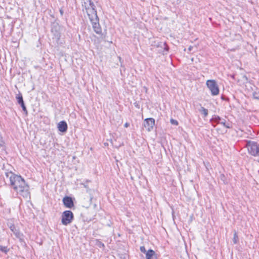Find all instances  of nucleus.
<instances>
[{"label": "nucleus", "mask_w": 259, "mask_h": 259, "mask_svg": "<svg viewBox=\"0 0 259 259\" xmlns=\"http://www.w3.org/2000/svg\"><path fill=\"white\" fill-rule=\"evenodd\" d=\"M192 48H193V47H192L190 46V47H189V49H188L189 51H191L192 50Z\"/></svg>", "instance_id": "cd10ccee"}, {"label": "nucleus", "mask_w": 259, "mask_h": 259, "mask_svg": "<svg viewBox=\"0 0 259 259\" xmlns=\"http://www.w3.org/2000/svg\"><path fill=\"white\" fill-rule=\"evenodd\" d=\"M155 125V120L153 118H148L144 120V126L148 132L151 131Z\"/></svg>", "instance_id": "9d476101"}, {"label": "nucleus", "mask_w": 259, "mask_h": 259, "mask_svg": "<svg viewBox=\"0 0 259 259\" xmlns=\"http://www.w3.org/2000/svg\"><path fill=\"white\" fill-rule=\"evenodd\" d=\"M5 143L4 141L3 140L2 137L0 135V148H2V150H5Z\"/></svg>", "instance_id": "aec40b11"}, {"label": "nucleus", "mask_w": 259, "mask_h": 259, "mask_svg": "<svg viewBox=\"0 0 259 259\" xmlns=\"http://www.w3.org/2000/svg\"><path fill=\"white\" fill-rule=\"evenodd\" d=\"M68 128L67 124L66 121L63 120L59 122L58 124V130L62 133H65L67 131Z\"/></svg>", "instance_id": "4468645a"}, {"label": "nucleus", "mask_w": 259, "mask_h": 259, "mask_svg": "<svg viewBox=\"0 0 259 259\" xmlns=\"http://www.w3.org/2000/svg\"><path fill=\"white\" fill-rule=\"evenodd\" d=\"M244 77L246 78V80L247 79V77H246L245 76H244Z\"/></svg>", "instance_id": "c756f323"}, {"label": "nucleus", "mask_w": 259, "mask_h": 259, "mask_svg": "<svg viewBox=\"0 0 259 259\" xmlns=\"http://www.w3.org/2000/svg\"><path fill=\"white\" fill-rule=\"evenodd\" d=\"M146 259H157V254L153 250L150 249L146 252Z\"/></svg>", "instance_id": "2eb2a0df"}, {"label": "nucleus", "mask_w": 259, "mask_h": 259, "mask_svg": "<svg viewBox=\"0 0 259 259\" xmlns=\"http://www.w3.org/2000/svg\"><path fill=\"white\" fill-rule=\"evenodd\" d=\"M140 249L142 253H145V254H146V252H147V251L146 250L145 247L144 246H141Z\"/></svg>", "instance_id": "b1692460"}, {"label": "nucleus", "mask_w": 259, "mask_h": 259, "mask_svg": "<svg viewBox=\"0 0 259 259\" xmlns=\"http://www.w3.org/2000/svg\"><path fill=\"white\" fill-rule=\"evenodd\" d=\"M51 32L57 39H60L61 36V26L57 22H54L52 23Z\"/></svg>", "instance_id": "6e6552de"}, {"label": "nucleus", "mask_w": 259, "mask_h": 259, "mask_svg": "<svg viewBox=\"0 0 259 259\" xmlns=\"http://www.w3.org/2000/svg\"><path fill=\"white\" fill-rule=\"evenodd\" d=\"M82 6L85 9L87 14L96 12V6L92 0H82Z\"/></svg>", "instance_id": "39448f33"}, {"label": "nucleus", "mask_w": 259, "mask_h": 259, "mask_svg": "<svg viewBox=\"0 0 259 259\" xmlns=\"http://www.w3.org/2000/svg\"><path fill=\"white\" fill-rule=\"evenodd\" d=\"M10 229L15 234V236L19 239V241L21 242L25 243L23 234L17 230L14 225L11 226L10 227Z\"/></svg>", "instance_id": "9b49d317"}, {"label": "nucleus", "mask_w": 259, "mask_h": 259, "mask_svg": "<svg viewBox=\"0 0 259 259\" xmlns=\"http://www.w3.org/2000/svg\"><path fill=\"white\" fill-rule=\"evenodd\" d=\"M220 179L222 181H223L224 183H226V182H225V181H226V180H225V176L224 175H223V174L221 175V176H220Z\"/></svg>", "instance_id": "393cba45"}, {"label": "nucleus", "mask_w": 259, "mask_h": 259, "mask_svg": "<svg viewBox=\"0 0 259 259\" xmlns=\"http://www.w3.org/2000/svg\"><path fill=\"white\" fill-rule=\"evenodd\" d=\"M0 251L7 254L9 251V249L8 248L7 246L0 245Z\"/></svg>", "instance_id": "6ab92c4d"}, {"label": "nucleus", "mask_w": 259, "mask_h": 259, "mask_svg": "<svg viewBox=\"0 0 259 259\" xmlns=\"http://www.w3.org/2000/svg\"><path fill=\"white\" fill-rule=\"evenodd\" d=\"M246 146L249 153L253 156H259V144L253 141H247Z\"/></svg>", "instance_id": "7ed1b4c3"}, {"label": "nucleus", "mask_w": 259, "mask_h": 259, "mask_svg": "<svg viewBox=\"0 0 259 259\" xmlns=\"http://www.w3.org/2000/svg\"><path fill=\"white\" fill-rule=\"evenodd\" d=\"M130 125V124L128 123V122H126L124 125V126L125 127H128Z\"/></svg>", "instance_id": "bb28decb"}, {"label": "nucleus", "mask_w": 259, "mask_h": 259, "mask_svg": "<svg viewBox=\"0 0 259 259\" xmlns=\"http://www.w3.org/2000/svg\"><path fill=\"white\" fill-rule=\"evenodd\" d=\"M59 12H60L61 15L63 16V14H64V11H63V9H60Z\"/></svg>", "instance_id": "a878e982"}, {"label": "nucleus", "mask_w": 259, "mask_h": 259, "mask_svg": "<svg viewBox=\"0 0 259 259\" xmlns=\"http://www.w3.org/2000/svg\"><path fill=\"white\" fill-rule=\"evenodd\" d=\"M206 85L212 96H215L219 94V87L214 80H208L206 81Z\"/></svg>", "instance_id": "423d86ee"}, {"label": "nucleus", "mask_w": 259, "mask_h": 259, "mask_svg": "<svg viewBox=\"0 0 259 259\" xmlns=\"http://www.w3.org/2000/svg\"><path fill=\"white\" fill-rule=\"evenodd\" d=\"M151 46L156 47L157 48H161V49L159 50L158 51L160 53H162L163 55L165 52L168 51V47L165 42L154 41L152 42Z\"/></svg>", "instance_id": "1a4fd4ad"}, {"label": "nucleus", "mask_w": 259, "mask_h": 259, "mask_svg": "<svg viewBox=\"0 0 259 259\" xmlns=\"http://www.w3.org/2000/svg\"><path fill=\"white\" fill-rule=\"evenodd\" d=\"M170 122L172 124L178 125V121L175 119H171L170 120Z\"/></svg>", "instance_id": "5701e85b"}, {"label": "nucleus", "mask_w": 259, "mask_h": 259, "mask_svg": "<svg viewBox=\"0 0 259 259\" xmlns=\"http://www.w3.org/2000/svg\"><path fill=\"white\" fill-rule=\"evenodd\" d=\"M63 202L64 206L67 208H71L74 206L73 201L71 197H64L63 199Z\"/></svg>", "instance_id": "ddd939ff"}, {"label": "nucleus", "mask_w": 259, "mask_h": 259, "mask_svg": "<svg viewBox=\"0 0 259 259\" xmlns=\"http://www.w3.org/2000/svg\"><path fill=\"white\" fill-rule=\"evenodd\" d=\"M84 187L87 188V191L88 192H89V193L90 194V199L91 201L92 200L93 198V196L92 194L91 193L92 190L91 189H89V188L87 187V185H84Z\"/></svg>", "instance_id": "412c9836"}, {"label": "nucleus", "mask_w": 259, "mask_h": 259, "mask_svg": "<svg viewBox=\"0 0 259 259\" xmlns=\"http://www.w3.org/2000/svg\"><path fill=\"white\" fill-rule=\"evenodd\" d=\"M6 176L9 179L10 187L24 198H30L29 186L25 180L20 175L10 171L6 173Z\"/></svg>", "instance_id": "f257e3e1"}, {"label": "nucleus", "mask_w": 259, "mask_h": 259, "mask_svg": "<svg viewBox=\"0 0 259 259\" xmlns=\"http://www.w3.org/2000/svg\"><path fill=\"white\" fill-rule=\"evenodd\" d=\"M199 111L201 114H203L204 117H206L208 115L207 109H205L203 107H201V108L199 109Z\"/></svg>", "instance_id": "f3484780"}, {"label": "nucleus", "mask_w": 259, "mask_h": 259, "mask_svg": "<svg viewBox=\"0 0 259 259\" xmlns=\"http://www.w3.org/2000/svg\"><path fill=\"white\" fill-rule=\"evenodd\" d=\"M253 98L259 100V92H254L253 93Z\"/></svg>", "instance_id": "4be33fe9"}, {"label": "nucleus", "mask_w": 259, "mask_h": 259, "mask_svg": "<svg viewBox=\"0 0 259 259\" xmlns=\"http://www.w3.org/2000/svg\"><path fill=\"white\" fill-rule=\"evenodd\" d=\"M239 241V238L237 235V232L236 231H234V235L233 238V242L234 244H237Z\"/></svg>", "instance_id": "dca6fc26"}, {"label": "nucleus", "mask_w": 259, "mask_h": 259, "mask_svg": "<svg viewBox=\"0 0 259 259\" xmlns=\"http://www.w3.org/2000/svg\"><path fill=\"white\" fill-rule=\"evenodd\" d=\"M16 99L17 100L18 103L21 106L22 108L23 111L25 112L26 115H27L28 112L24 104L22 95L21 93L17 94L16 96Z\"/></svg>", "instance_id": "f8f14e48"}, {"label": "nucleus", "mask_w": 259, "mask_h": 259, "mask_svg": "<svg viewBox=\"0 0 259 259\" xmlns=\"http://www.w3.org/2000/svg\"><path fill=\"white\" fill-rule=\"evenodd\" d=\"M210 122H212V125L213 127H215L217 124H221L226 128H231L230 124L226 122V120L225 119L222 118L219 116H214L210 119Z\"/></svg>", "instance_id": "0eeeda50"}, {"label": "nucleus", "mask_w": 259, "mask_h": 259, "mask_svg": "<svg viewBox=\"0 0 259 259\" xmlns=\"http://www.w3.org/2000/svg\"><path fill=\"white\" fill-rule=\"evenodd\" d=\"M95 245L99 248H104V244L99 240H96Z\"/></svg>", "instance_id": "a211bd4d"}, {"label": "nucleus", "mask_w": 259, "mask_h": 259, "mask_svg": "<svg viewBox=\"0 0 259 259\" xmlns=\"http://www.w3.org/2000/svg\"><path fill=\"white\" fill-rule=\"evenodd\" d=\"M118 58H119V60L120 61V60H121V57H118Z\"/></svg>", "instance_id": "c85d7f7f"}, {"label": "nucleus", "mask_w": 259, "mask_h": 259, "mask_svg": "<svg viewBox=\"0 0 259 259\" xmlns=\"http://www.w3.org/2000/svg\"><path fill=\"white\" fill-rule=\"evenodd\" d=\"M90 21L92 24L93 28L94 31L98 34L103 35L102 33V28L99 24V19L97 16V11L88 14Z\"/></svg>", "instance_id": "f03ea898"}, {"label": "nucleus", "mask_w": 259, "mask_h": 259, "mask_svg": "<svg viewBox=\"0 0 259 259\" xmlns=\"http://www.w3.org/2000/svg\"><path fill=\"white\" fill-rule=\"evenodd\" d=\"M73 218V213L71 211L65 210L62 213L61 222L63 225L67 226L72 222Z\"/></svg>", "instance_id": "20e7f679"}]
</instances>
